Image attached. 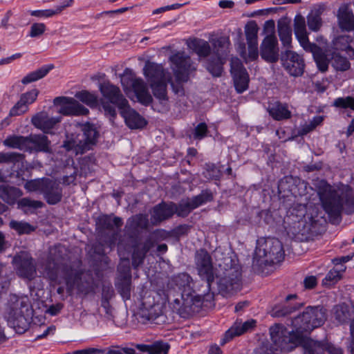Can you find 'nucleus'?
<instances>
[{"label":"nucleus","mask_w":354,"mask_h":354,"mask_svg":"<svg viewBox=\"0 0 354 354\" xmlns=\"http://www.w3.org/2000/svg\"><path fill=\"white\" fill-rule=\"evenodd\" d=\"M20 204L22 205L31 206L34 207H40L42 203L39 201H32L28 198H24L20 201Z\"/></svg>","instance_id":"obj_55"},{"label":"nucleus","mask_w":354,"mask_h":354,"mask_svg":"<svg viewBox=\"0 0 354 354\" xmlns=\"http://www.w3.org/2000/svg\"><path fill=\"white\" fill-rule=\"evenodd\" d=\"M281 62L285 69L292 76H300L304 71V60L297 53L286 50L281 55Z\"/></svg>","instance_id":"obj_13"},{"label":"nucleus","mask_w":354,"mask_h":354,"mask_svg":"<svg viewBox=\"0 0 354 354\" xmlns=\"http://www.w3.org/2000/svg\"><path fill=\"white\" fill-rule=\"evenodd\" d=\"M333 106L342 109L350 108L351 109L354 110V95L347 96L345 97H338L334 100Z\"/></svg>","instance_id":"obj_43"},{"label":"nucleus","mask_w":354,"mask_h":354,"mask_svg":"<svg viewBox=\"0 0 354 354\" xmlns=\"http://www.w3.org/2000/svg\"><path fill=\"white\" fill-rule=\"evenodd\" d=\"M30 145L32 149L35 148L37 150L46 151L48 150L49 142L45 136H30Z\"/></svg>","instance_id":"obj_35"},{"label":"nucleus","mask_w":354,"mask_h":354,"mask_svg":"<svg viewBox=\"0 0 354 354\" xmlns=\"http://www.w3.org/2000/svg\"><path fill=\"white\" fill-rule=\"evenodd\" d=\"M39 94L37 89H32L25 93H23L19 100H21L28 108L29 105L32 104L36 100Z\"/></svg>","instance_id":"obj_45"},{"label":"nucleus","mask_w":354,"mask_h":354,"mask_svg":"<svg viewBox=\"0 0 354 354\" xmlns=\"http://www.w3.org/2000/svg\"><path fill=\"white\" fill-rule=\"evenodd\" d=\"M304 286L306 288H313L317 284V279L314 276H309L305 278L304 281Z\"/></svg>","instance_id":"obj_53"},{"label":"nucleus","mask_w":354,"mask_h":354,"mask_svg":"<svg viewBox=\"0 0 354 354\" xmlns=\"http://www.w3.org/2000/svg\"><path fill=\"white\" fill-rule=\"evenodd\" d=\"M248 54L243 56L246 62L254 60L258 57V44H248Z\"/></svg>","instance_id":"obj_49"},{"label":"nucleus","mask_w":354,"mask_h":354,"mask_svg":"<svg viewBox=\"0 0 354 354\" xmlns=\"http://www.w3.org/2000/svg\"><path fill=\"white\" fill-rule=\"evenodd\" d=\"M350 259L351 258L349 256H345L333 259V263L335 266L339 265L345 266L344 263L350 261Z\"/></svg>","instance_id":"obj_58"},{"label":"nucleus","mask_w":354,"mask_h":354,"mask_svg":"<svg viewBox=\"0 0 354 354\" xmlns=\"http://www.w3.org/2000/svg\"><path fill=\"white\" fill-rule=\"evenodd\" d=\"M139 350L144 352H148L149 354H167L169 346L167 343L162 342H156L151 345H138Z\"/></svg>","instance_id":"obj_31"},{"label":"nucleus","mask_w":354,"mask_h":354,"mask_svg":"<svg viewBox=\"0 0 354 354\" xmlns=\"http://www.w3.org/2000/svg\"><path fill=\"white\" fill-rule=\"evenodd\" d=\"M331 65L336 71H344L350 68L348 60L338 53H333L331 57Z\"/></svg>","instance_id":"obj_36"},{"label":"nucleus","mask_w":354,"mask_h":354,"mask_svg":"<svg viewBox=\"0 0 354 354\" xmlns=\"http://www.w3.org/2000/svg\"><path fill=\"white\" fill-rule=\"evenodd\" d=\"M15 158V153H0V162L11 161Z\"/></svg>","instance_id":"obj_60"},{"label":"nucleus","mask_w":354,"mask_h":354,"mask_svg":"<svg viewBox=\"0 0 354 354\" xmlns=\"http://www.w3.org/2000/svg\"><path fill=\"white\" fill-rule=\"evenodd\" d=\"M284 252L281 243L276 239L260 240L254 253V259L260 264L276 263L282 261Z\"/></svg>","instance_id":"obj_8"},{"label":"nucleus","mask_w":354,"mask_h":354,"mask_svg":"<svg viewBox=\"0 0 354 354\" xmlns=\"http://www.w3.org/2000/svg\"><path fill=\"white\" fill-rule=\"evenodd\" d=\"M82 131L81 133L67 138L64 145L66 150L73 151L75 154L83 153L96 144L98 133L93 125H82Z\"/></svg>","instance_id":"obj_7"},{"label":"nucleus","mask_w":354,"mask_h":354,"mask_svg":"<svg viewBox=\"0 0 354 354\" xmlns=\"http://www.w3.org/2000/svg\"><path fill=\"white\" fill-rule=\"evenodd\" d=\"M14 261L18 264L17 272L21 277L29 279L34 277L36 268L28 254L22 253L21 255L16 256Z\"/></svg>","instance_id":"obj_18"},{"label":"nucleus","mask_w":354,"mask_h":354,"mask_svg":"<svg viewBox=\"0 0 354 354\" xmlns=\"http://www.w3.org/2000/svg\"><path fill=\"white\" fill-rule=\"evenodd\" d=\"M46 29V26L44 23H32L30 26L28 37L33 39L40 38L45 34Z\"/></svg>","instance_id":"obj_38"},{"label":"nucleus","mask_w":354,"mask_h":354,"mask_svg":"<svg viewBox=\"0 0 354 354\" xmlns=\"http://www.w3.org/2000/svg\"><path fill=\"white\" fill-rule=\"evenodd\" d=\"M346 269V266H334V268L330 270L326 277L323 279L322 284L325 286H330L335 284L342 279Z\"/></svg>","instance_id":"obj_26"},{"label":"nucleus","mask_w":354,"mask_h":354,"mask_svg":"<svg viewBox=\"0 0 354 354\" xmlns=\"http://www.w3.org/2000/svg\"><path fill=\"white\" fill-rule=\"evenodd\" d=\"M337 17L340 28L348 31L354 30V15L348 5L339 7Z\"/></svg>","instance_id":"obj_21"},{"label":"nucleus","mask_w":354,"mask_h":354,"mask_svg":"<svg viewBox=\"0 0 354 354\" xmlns=\"http://www.w3.org/2000/svg\"><path fill=\"white\" fill-rule=\"evenodd\" d=\"M245 33L248 44H258V27L254 22L248 24L245 26Z\"/></svg>","instance_id":"obj_41"},{"label":"nucleus","mask_w":354,"mask_h":354,"mask_svg":"<svg viewBox=\"0 0 354 354\" xmlns=\"http://www.w3.org/2000/svg\"><path fill=\"white\" fill-rule=\"evenodd\" d=\"M315 129V127L312 126V122L310 120H309L308 122H306L304 124L301 126L299 131V133L303 136L313 131Z\"/></svg>","instance_id":"obj_52"},{"label":"nucleus","mask_w":354,"mask_h":354,"mask_svg":"<svg viewBox=\"0 0 354 354\" xmlns=\"http://www.w3.org/2000/svg\"><path fill=\"white\" fill-rule=\"evenodd\" d=\"M21 192L15 187H10L6 190L5 196H2L3 199L9 204L15 203L17 198L21 197Z\"/></svg>","instance_id":"obj_44"},{"label":"nucleus","mask_w":354,"mask_h":354,"mask_svg":"<svg viewBox=\"0 0 354 354\" xmlns=\"http://www.w3.org/2000/svg\"><path fill=\"white\" fill-rule=\"evenodd\" d=\"M218 5L222 8H231L234 6V3L232 1L223 0L221 1Z\"/></svg>","instance_id":"obj_62"},{"label":"nucleus","mask_w":354,"mask_h":354,"mask_svg":"<svg viewBox=\"0 0 354 354\" xmlns=\"http://www.w3.org/2000/svg\"><path fill=\"white\" fill-rule=\"evenodd\" d=\"M32 124L44 133H49L54 126L61 121L60 117L50 116L46 112L41 111L32 118Z\"/></svg>","instance_id":"obj_19"},{"label":"nucleus","mask_w":354,"mask_h":354,"mask_svg":"<svg viewBox=\"0 0 354 354\" xmlns=\"http://www.w3.org/2000/svg\"><path fill=\"white\" fill-rule=\"evenodd\" d=\"M10 227L15 230L19 234H28L35 230L34 226L24 221H11Z\"/></svg>","instance_id":"obj_39"},{"label":"nucleus","mask_w":354,"mask_h":354,"mask_svg":"<svg viewBox=\"0 0 354 354\" xmlns=\"http://www.w3.org/2000/svg\"><path fill=\"white\" fill-rule=\"evenodd\" d=\"M100 90L104 97L116 104L120 109V113L130 129H140L145 126V120L134 110L130 109L127 101L122 97L117 86L109 82H105L100 85Z\"/></svg>","instance_id":"obj_2"},{"label":"nucleus","mask_w":354,"mask_h":354,"mask_svg":"<svg viewBox=\"0 0 354 354\" xmlns=\"http://www.w3.org/2000/svg\"><path fill=\"white\" fill-rule=\"evenodd\" d=\"M174 213V204H162L154 207L151 221L156 223L170 217Z\"/></svg>","instance_id":"obj_24"},{"label":"nucleus","mask_w":354,"mask_h":354,"mask_svg":"<svg viewBox=\"0 0 354 354\" xmlns=\"http://www.w3.org/2000/svg\"><path fill=\"white\" fill-rule=\"evenodd\" d=\"M350 333L351 337V351L354 354V306L352 310V317L350 322Z\"/></svg>","instance_id":"obj_51"},{"label":"nucleus","mask_w":354,"mask_h":354,"mask_svg":"<svg viewBox=\"0 0 354 354\" xmlns=\"http://www.w3.org/2000/svg\"><path fill=\"white\" fill-rule=\"evenodd\" d=\"M311 122H312V126L313 127H315V128L320 125L323 121H324V116L322 115H316L315 117H313L311 120H310Z\"/></svg>","instance_id":"obj_61"},{"label":"nucleus","mask_w":354,"mask_h":354,"mask_svg":"<svg viewBox=\"0 0 354 354\" xmlns=\"http://www.w3.org/2000/svg\"><path fill=\"white\" fill-rule=\"evenodd\" d=\"M62 308L61 304L53 305L48 308L47 313L51 315H55L61 310Z\"/></svg>","instance_id":"obj_59"},{"label":"nucleus","mask_w":354,"mask_h":354,"mask_svg":"<svg viewBox=\"0 0 354 354\" xmlns=\"http://www.w3.org/2000/svg\"><path fill=\"white\" fill-rule=\"evenodd\" d=\"M196 267L200 277L208 283L214 279L213 268L211 258L208 253L201 250L196 254Z\"/></svg>","instance_id":"obj_17"},{"label":"nucleus","mask_w":354,"mask_h":354,"mask_svg":"<svg viewBox=\"0 0 354 354\" xmlns=\"http://www.w3.org/2000/svg\"><path fill=\"white\" fill-rule=\"evenodd\" d=\"M54 184L52 183V187L46 189L44 196L47 202L50 204H56L61 200V194L57 189L55 192H51L50 189H54Z\"/></svg>","instance_id":"obj_46"},{"label":"nucleus","mask_w":354,"mask_h":354,"mask_svg":"<svg viewBox=\"0 0 354 354\" xmlns=\"http://www.w3.org/2000/svg\"><path fill=\"white\" fill-rule=\"evenodd\" d=\"M171 66L178 84L187 82L189 71L196 69L189 57L183 52H178L170 58Z\"/></svg>","instance_id":"obj_11"},{"label":"nucleus","mask_w":354,"mask_h":354,"mask_svg":"<svg viewBox=\"0 0 354 354\" xmlns=\"http://www.w3.org/2000/svg\"><path fill=\"white\" fill-rule=\"evenodd\" d=\"M54 104L59 106L58 112L64 115H81L88 113V109L71 97H56L54 100Z\"/></svg>","instance_id":"obj_14"},{"label":"nucleus","mask_w":354,"mask_h":354,"mask_svg":"<svg viewBox=\"0 0 354 354\" xmlns=\"http://www.w3.org/2000/svg\"><path fill=\"white\" fill-rule=\"evenodd\" d=\"M75 97L91 107L95 106L97 104L96 95L87 91L77 92Z\"/></svg>","instance_id":"obj_37"},{"label":"nucleus","mask_w":354,"mask_h":354,"mask_svg":"<svg viewBox=\"0 0 354 354\" xmlns=\"http://www.w3.org/2000/svg\"><path fill=\"white\" fill-rule=\"evenodd\" d=\"M121 84L127 95L133 100L149 104L152 97L143 80L137 77L131 70L126 69L121 76Z\"/></svg>","instance_id":"obj_5"},{"label":"nucleus","mask_w":354,"mask_h":354,"mask_svg":"<svg viewBox=\"0 0 354 354\" xmlns=\"http://www.w3.org/2000/svg\"><path fill=\"white\" fill-rule=\"evenodd\" d=\"M187 44L189 49L195 52L199 57H206L210 52V46L208 42L203 39H189Z\"/></svg>","instance_id":"obj_27"},{"label":"nucleus","mask_w":354,"mask_h":354,"mask_svg":"<svg viewBox=\"0 0 354 354\" xmlns=\"http://www.w3.org/2000/svg\"><path fill=\"white\" fill-rule=\"evenodd\" d=\"M131 349L112 350L108 352V354H132Z\"/></svg>","instance_id":"obj_63"},{"label":"nucleus","mask_w":354,"mask_h":354,"mask_svg":"<svg viewBox=\"0 0 354 354\" xmlns=\"http://www.w3.org/2000/svg\"><path fill=\"white\" fill-rule=\"evenodd\" d=\"M133 220H136V225L140 227H145L147 223V218L145 216H138L133 218Z\"/></svg>","instance_id":"obj_57"},{"label":"nucleus","mask_w":354,"mask_h":354,"mask_svg":"<svg viewBox=\"0 0 354 354\" xmlns=\"http://www.w3.org/2000/svg\"><path fill=\"white\" fill-rule=\"evenodd\" d=\"M261 56L268 62H275L278 60L279 53L277 39L264 38L261 45Z\"/></svg>","instance_id":"obj_20"},{"label":"nucleus","mask_w":354,"mask_h":354,"mask_svg":"<svg viewBox=\"0 0 354 354\" xmlns=\"http://www.w3.org/2000/svg\"><path fill=\"white\" fill-rule=\"evenodd\" d=\"M240 277L241 274L238 270H236L235 278L232 279L231 281H230V286H232V290L235 289L237 290L240 287Z\"/></svg>","instance_id":"obj_54"},{"label":"nucleus","mask_w":354,"mask_h":354,"mask_svg":"<svg viewBox=\"0 0 354 354\" xmlns=\"http://www.w3.org/2000/svg\"><path fill=\"white\" fill-rule=\"evenodd\" d=\"M28 13L39 19L50 18L60 14V8H55L54 9L35 10H29Z\"/></svg>","instance_id":"obj_40"},{"label":"nucleus","mask_w":354,"mask_h":354,"mask_svg":"<svg viewBox=\"0 0 354 354\" xmlns=\"http://www.w3.org/2000/svg\"><path fill=\"white\" fill-rule=\"evenodd\" d=\"M352 310L350 306L346 304L336 305L332 311V317L337 324L346 322L352 317Z\"/></svg>","instance_id":"obj_25"},{"label":"nucleus","mask_w":354,"mask_h":354,"mask_svg":"<svg viewBox=\"0 0 354 354\" xmlns=\"http://www.w3.org/2000/svg\"><path fill=\"white\" fill-rule=\"evenodd\" d=\"M207 133V125L205 123H200L195 128L194 131V138L196 139H202L203 138Z\"/></svg>","instance_id":"obj_50"},{"label":"nucleus","mask_w":354,"mask_h":354,"mask_svg":"<svg viewBox=\"0 0 354 354\" xmlns=\"http://www.w3.org/2000/svg\"><path fill=\"white\" fill-rule=\"evenodd\" d=\"M299 307V304L291 305L284 304L282 307L276 306L272 310V315L274 317H281L287 315L295 310Z\"/></svg>","instance_id":"obj_42"},{"label":"nucleus","mask_w":354,"mask_h":354,"mask_svg":"<svg viewBox=\"0 0 354 354\" xmlns=\"http://www.w3.org/2000/svg\"><path fill=\"white\" fill-rule=\"evenodd\" d=\"M268 111L270 115L277 120L288 119L291 115V113L288 109L287 106L278 102L270 106Z\"/></svg>","instance_id":"obj_29"},{"label":"nucleus","mask_w":354,"mask_h":354,"mask_svg":"<svg viewBox=\"0 0 354 354\" xmlns=\"http://www.w3.org/2000/svg\"><path fill=\"white\" fill-rule=\"evenodd\" d=\"M53 68V65L43 66L42 67L28 73L25 77H24L21 80V83L23 84H28L31 82L37 81L45 77L48 73V72Z\"/></svg>","instance_id":"obj_30"},{"label":"nucleus","mask_w":354,"mask_h":354,"mask_svg":"<svg viewBox=\"0 0 354 354\" xmlns=\"http://www.w3.org/2000/svg\"><path fill=\"white\" fill-rule=\"evenodd\" d=\"M28 109L21 100H19L15 105L10 109L9 115L16 116L24 114L28 111Z\"/></svg>","instance_id":"obj_47"},{"label":"nucleus","mask_w":354,"mask_h":354,"mask_svg":"<svg viewBox=\"0 0 354 354\" xmlns=\"http://www.w3.org/2000/svg\"><path fill=\"white\" fill-rule=\"evenodd\" d=\"M209 354H221V351L218 346H212L209 348Z\"/></svg>","instance_id":"obj_64"},{"label":"nucleus","mask_w":354,"mask_h":354,"mask_svg":"<svg viewBox=\"0 0 354 354\" xmlns=\"http://www.w3.org/2000/svg\"><path fill=\"white\" fill-rule=\"evenodd\" d=\"M320 354H342V351L339 348H336L333 346H328L326 350Z\"/></svg>","instance_id":"obj_56"},{"label":"nucleus","mask_w":354,"mask_h":354,"mask_svg":"<svg viewBox=\"0 0 354 354\" xmlns=\"http://www.w3.org/2000/svg\"><path fill=\"white\" fill-rule=\"evenodd\" d=\"M318 214L317 207L301 204L296 205L292 211V214L296 217L298 223L306 230L310 229V226L317 221Z\"/></svg>","instance_id":"obj_12"},{"label":"nucleus","mask_w":354,"mask_h":354,"mask_svg":"<svg viewBox=\"0 0 354 354\" xmlns=\"http://www.w3.org/2000/svg\"><path fill=\"white\" fill-rule=\"evenodd\" d=\"M49 187H52V181L48 179L32 180L25 184V188L28 192H39L44 194L46 189Z\"/></svg>","instance_id":"obj_32"},{"label":"nucleus","mask_w":354,"mask_h":354,"mask_svg":"<svg viewBox=\"0 0 354 354\" xmlns=\"http://www.w3.org/2000/svg\"><path fill=\"white\" fill-rule=\"evenodd\" d=\"M326 319L325 310L322 307H308L292 321V329L288 331L289 337L286 336L285 328L283 326L277 324L270 328V336L274 344L282 349H286L284 345L287 339L295 345L301 344L304 350V354H317L326 350V347L330 344H321L304 335L315 328L322 326Z\"/></svg>","instance_id":"obj_1"},{"label":"nucleus","mask_w":354,"mask_h":354,"mask_svg":"<svg viewBox=\"0 0 354 354\" xmlns=\"http://www.w3.org/2000/svg\"><path fill=\"white\" fill-rule=\"evenodd\" d=\"M324 7L319 5L315 6L307 15V24L312 31H318L322 26L321 15Z\"/></svg>","instance_id":"obj_23"},{"label":"nucleus","mask_w":354,"mask_h":354,"mask_svg":"<svg viewBox=\"0 0 354 354\" xmlns=\"http://www.w3.org/2000/svg\"><path fill=\"white\" fill-rule=\"evenodd\" d=\"M263 33L266 35V37L277 39L274 35L275 24L273 20H268L265 22L263 26Z\"/></svg>","instance_id":"obj_48"},{"label":"nucleus","mask_w":354,"mask_h":354,"mask_svg":"<svg viewBox=\"0 0 354 354\" xmlns=\"http://www.w3.org/2000/svg\"><path fill=\"white\" fill-rule=\"evenodd\" d=\"M256 322L254 319H250L241 322H235L234 324L226 331L223 339L224 342H226L235 336H239L243 333L249 331L255 326Z\"/></svg>","instance_id":"obj_22"},{"label":"nucleus","mask_w":354,"mask_h":354,"mask_svg":"<svg viewBox=\"0 0 354 354\" xmlns=\"http://www.w3.org/2000/svg\"><path fill=\"white\" fill-rule=\"evenodd\" d=\"M339 189H335L328 184H324L319 190V198L325 211L330 215L338 213L344 204V197L340 195Z\"/></svg>","instance_id":"obj_9"},{"label":"nucleus","mask_w":354,"mask_h":354,"mask_svg":"<svg viewBox=\"0 0 354 354\" xmlns=\"http://www.w3.org/2000/svg\"><path fill=\"white\" fill-rule=\"evenodd\" d=\"M294 31L296 38L301 47L306 51L310 52L313 54L318 70L321 72H326L328 68L329 64V59L328 58L329 50L326 48L324 50L320 46L309 41L306 21L302 16L299 15L295 17Z\"/></svg>","instance_id":"obj_4"},{"label":"nucleus","mask_w":354,"mask_h":354,"mask_svg":"<svg viewBox=\"0 0 354 354\" xmlns=\"http://www.w3.org/2000/svg\"><path fill=\"white\" fill-rule=\"evenodd\" d=\"M32 315L31 304L27 296L10 295L5 311L8 323L21 333L28 324Z\"/></svg>","instance_id":"obj_3"},{"label":"nucleus","mask_w":354,"mask_h":354,"mask_svg":"<svg viewBox=\"0 0 354 354\" xmlns=\"http://www.w3.org/2000/svg\"><path fill=\"white\" fill-rule=\"evenodd\" d=\"M278 33L283 46L286 48H290L292 43V33L290 28L284 24H279Z\"/></svg>","instance_id":"obj_34"},{"label":"nucleus","mask_w":354,"mask_h":354,"mask_svg":"<svg viewBox=\"0 0 354 354\" xmlns=\"http://www.w3.org/2000/svg\"><path fill=\"white\" fill-rule=\"evenodd\" d=\"M30 136H10L3 141V144L12 148L30 149H32V146L30 145Z\"/></svg>","instance_id":"obj_28"},{"label":"nucleus","mask_w":354,"mask_h":354,"mask_svg":"<svg viewBox=\"0 0 354 354\" xmlns=\"http://www.w3.org/2000/svg\"><path fill=\"white\" fill-rule=\"evenodd\" d=\"M333 45L336 49L345 50L349 55H354V39L344 35L336 38L333 41Z\"/></svg>","instance_id":"obj_33"},{"label":"nucleus","mask_w":354,"mask_h":354,"mask_svg":"<svg viewBox=\"0 0 354 354\" xmlns=\"http://www.w3.org/2000/svg\"><path fill=\"white\" fill-rule=\"evenodd\" d=\"M231 73L238 93H243L248 87L249 77L245 69L238 58L231 59Z\"/></svg>","instance_id":"obj_15"},{"label":"nucleus","mask_w":354,"mask_h":354,"mask_svg":"<svg viewBox=\"0 0 354 354\" xmlns=\"http://www.w3.org/2000/svg\"><path fill=\"white\" fill-rule=\"evenodd\" d=\"M144 75L150 84L153 95L162 103L167 100V82L168 75L162 66L147 62L143 69Z\"/></svg>","instance_id":"obj_6"},{"label":"nucleus","mask_w":354,"mask_h":354,"mask_svg":"<svg viewBox=\"0 0 354 354\" xmlns=\"http://www.w3.org/2000/svg\"><path fill=\"white\" fill-rule=\"evenodd\" d=\"M212 199V196L210 193L203 192L193 198L182 201L178 207L174 204V212L178 216H185L192 209L197 208L207 201H210Z\"/></svg>","instance_id":"obj_16"},{"label":"nucleus","mask_w":354,"mask_h":354,"mask_svg":"<svg viewBox=\"0 0 354 354\" xmlns=\"http://www.w3.org/2000/svg\"><path fill=\"white\" fill-rule=\"evenodd\" d=\"M211 42L219 57L215 61H209L206 68L213 76L218 77L223 71L221 56L225 55L227 52L230 46V39L226 36H221L216 39H212Z\"/></svg>","instance_id":"obj_10"}]
</instances>
